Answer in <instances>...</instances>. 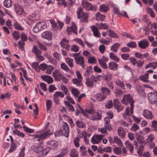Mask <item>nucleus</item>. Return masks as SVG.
Wrapping results in <instances>:
<instances>
[{"label":"nucleus","instance_id":"f257e3e1","mask_svg":"<svg viewBox=\"0 0 157 157\" xmlns=\"http://www.w3.org/2000/svg\"><path fill=\"white\" fill-rule=\"evenodd\" d=\"M43 147L44 146L42 142L38 144L36 146L32 147L34 152L37 153L39 156L41 157L45 156L49 151V147H47L45 149H44Z\"/></svg>","mask_w":157,"mask_h":157},{"label":"nucleus","instance_id":"f03ea898","mask_svg":"<svg viewBox=\"0 0 157 157\" xmlns=\"http://www.w3.org/2000/svg\"><path fill=\"white\" fill-rule=\"evenodd\" d=\"M86 112L92 115V117L90 118L91 120L93 121H98L101 118V115L98 112L94 111V109H86Z\"/></svg>","mask_w":157,"mask_h":157},{"label":"nucleus","instance_id":"7ed1b4c3","mask_svg":"<svg viewBox=\"0 0 157 157\" xmlns=\"http://www.w3.org/2000/svg\"><path fill=\"white\" fill-rule=\"evenodd\" d=\"M69 126L67 124L63 122L60 129L59 131L60 135H63L66 137H68L69 133Z\"/></svg>","mask_w":157,"mask_h":157},{"label":"nucleus","instance_id":"20e7f679","mask_svg":"<svg viewBox=\"0 0 157 157\" xmlns=\"http://www.w3.org/2000/svg\"><path fill=\"white\" fill-rule=\"evenodd\" d=\"M81 3L83 8L87 10L95 11L97 9V6L95 5H92L86 0H82Z\"/></svg>","mask_w":157,"mask_h":157},{"label":"nucleus","instance_id":"39448f33","mask_svg":"<svg viewBox=\"0 0 157 157\" xmlns=\"http://www.w3.org/2000/svg\"><path fill=\"white\" fill-rule=\"evenodd\" d=\"M52 130H48L46 132H44L39 134H37L34 136L33 140L40 141L42 140L48 136L52 133Z\"/></svg>","mask_w":157,"mask_h":157},{"label":"nucleus","instance_id":"423d86ee","mask_svg":"<svg viewBox=\"0 0 157 157\" xmlns=\"http://www.w3.org/2000/svg\"><path fill=\"white\" fill-rule=\"evenodd\" d=\"M121 102L125 105H127L129 103H130V106L132 104L133 105H134V101L129 94L124 95L121 100Z\"/></svg>","mask_w":157,"mask_h":157},{"label":"nucleus","instance_id":"0eeeda50","mask_svg":"<svg viewBox=\"0 0 157 157\" xmlns=\"http://www.w3.org/2000/svg\"><path fill=\"white\" fill-rule=\"evenodd\" d=\"M148 98L152 104H157V92H150L148 94Z\"/></svg>","mask_w":157,"mask_h":157},{"label":"nucleus","instance_id":"6e6552de","mask_svg":"<svg viewBox=\"0 0 157 157\" xmlns=\"http://www.w3.org/2000/svg\"><path fill=\"white\" fill-rule=\"evenodd\" d=\"M109 59L104 56H102L101 58L98 59V62L101 66L104 69H106L107 68V66L106 62H108Z\"/></svg>","mask_w":157,"mask_h":157},{"label":"nucleus","instance_id":"1a4fd4ad","mask_svg":"<svg viewBox=\"0 0 157 157\" xmlns=\"http://www.w3.org/2000/svg\"><path fill=\"white\" fill-rule=\"evenodd\" d=\"M84 59L83 57L81 56H79V55L77 57H75V63L85 69Z\"/></svg>","mask_w":157,"mask_h":157},{"label":"nucleus","instance_id":"9d476101","mask_svg":"<svg viewBox=\"0 0 157 157\" xmlns=\"http://www.w3.org/2000/svg\"><path fill=\"white\" fill-rule=\"evenodd\" d=\"M133 105L132 104H131V105L130 106V112L129 107H128L127 108L125 109V113L123 114V116L124 118H127V117L130 116L133 114Z\"/></svg>","mask_w":157,"mask_h":157},{"label":"nucleus","instance_id":"9b49d317","mask_svg":"<svg viewBox=\"0 0 157 157\" xmlns=\"http://www.w3.org/2000/svg\"><path fill=\"white\" fill-rule=\"evenodd\" d=\"M114 107L116 109L118 112L124 108V107L119 102V100L117 99H114L113 100Z\"/></svg>","mask_w":157,"mask_h":157},{"label":"nucleus","instance_id":"f8f14e48","mask_svg":"<svg viewBox=\"0 0 157 157\" xmlns=\"http://www.w3.org/2000/svg\"><path fill=\"white\" fill-rule=\"evenodd\" d=\"M103 137V135H96L92 138L91 141L94 144H98L101 140Z\"/></svg>","mask_w":157,"mask_h":157},{"label":"nucleus","instance_id":"ddd939ff","mask_svg":"<svg viewBox=\"0 0 157 157\" xmlns=\"http://www.w3.org/2000/svg\"><path fill=\"white\" fill-rule=\"evenodd\" d=\"M143 115L147 119L152 120L153 118L151 112L147 109H145L144 110Z\"/></svg>","mask_w":157,"mask_h":157},{"label":"nucleus","instance_id":"4468645a","mask_svg":"<svg viewBox=\"0 0 157 157\" xmlns=\"http://www.w3.org/2000/svg\"><path fill=\"white\" fill-rule=\"evenodd\" d=\"M14 10L16 13L18 15H22L26 14L24 12V10L21 6L17 4H15L14 5Z\"/></svg>","mask_w":157,"mask_h":157},{"label":"nucleus","instance_id":"2eb2a0df","mask_svg":"<svg viewBox=\"0 0 157 157\" xmlns=\"http://www.w3.org/2000/svg\"><path fill=\"white\" fill-rule=\"evenodd\" d=\"M149 43L146 40H142L138 43L139 47L141 49H145L148 46Z\"/></svg>","mask_w":157,"mask_h":157},{"label":"nucleus","instance_id":"dca6fc26","mask_svg":"<svg viewBox=\"0 0 157 157\" xmlns=\"http://www.w3.org/2000/svg\"><path fill=\"white\" fill-rule=\"evenodd\" d=\"M77 26L74 22L72 23L71 27H68L67 29V31L68 33L73 32V33L76 34L77 33Z\"/></svg>","mask_w":157,"mask_h":157},{"label":"nucleus","instance_id":"f3484780","mask_svg":"<svg viewBox=\"0 0 157 157\" xmlns=\"http://www.w3.org/2000/svg\"><path fill=\"white\" fill-rule=\"evenodd\" d=\"M90 28L92 31L94 35L96 37H99L100 35L98 29L95 26H90Z\"/></svg>","mask_w":157,"mask_h":157},{"label":"nucleus","instance_id":"a211bd4d","mask_svg":"<svg viewBox=\"0 0 157 157\" xmlns=\"http://www.w3.org/2000/svg\"><path fill=\"white\" fill-rule=\"evenodd\" d=\"M50 21L52 29L55 31L58 30V27L57 23L54 20L51 19L49 20Z\"/></svg>","mask_w":157,"mask_h":157},{"label":"nucleus","instance_id":"6ab92c4d","mask_svg":"<svg viewBox=\"0 0 157 157\" xmlns=\"http://www.w3.org/2000/svg\"><path fill=\"white\" fill-rule=\"evenodd\" d=\"M135 56L137 58L143 59L147 58L149 56V54L147 52H146L144 54H141L139 52H137L135 53Z\"/></svg>","mask_w":157,"mask_h":157},{"label":"nucleus","instance_id":"aec40b11","mask_svg":"<svg viewBox=\"0 0 157 157\" xmlns=\"http://www.w3.org/2000/svg\"><path fill=\"white\" fill-rule=\"evenodd\" d=\"M52 75L55 78L56 80H58L62 76V74L58 70H55L53 72Z\"/></svg>","mask_w":157,"mask_h":157},{"label":"nucleus","instance_id":"412c9836","mask_svg":"<svg viewBox=\"0 0 157 157\" xmlns=\"http://www.w3.org/2000/svg\"><path fill=\"white\" fill-rule=\"evenodd\" d=\"M41 78L48 84L52 83L53 81V79L52 78H51L50 76L47 75L41 76Z\"/></svg>","mask_w":157,"mask_h":157},{"label":"nucleus","instance_id":"4be33fe9","mask_svg":"<svg viewBox=\"0 0 157 157\" xmlns=\"http://www.w3.org/2000/svg\"><path fill=\"white\" fill-rule=\"evenodd\" d=\"M96 98L97 101H103L106 98L105 95H104L103 94H101L100 93H98L96 95Z\"/></svg>","mask_w":157,"mask_h":157},{"label":"nucleus","instance_id":"5701e85b","mask_svg":"<svg viewBox=\"0 0 157 157\" xmlns=\"http://www.w3.org/2000/svg\"><path fill=\"white\" fill-rule=\"evenodd\" d=\"M43 38L51 39L52 38V33L48 31H45L43 32L41 35Z\"/></svg>","mask_w":157,"mask_h":157},{"label":"nucleus","instance_id":"b1692460","mask_svg":"<svg viewBox=\"0 0 157 157\" xmlns=\"http://www.w3.org/2000/svg\"><path fill=\"white\" fill-rule=\"evenodd\" d=\"M101 90L102 94L104 95H105L106 97L107 95H109L110 94L111 92L109 89L105 87H101Z\"/></svg>","mask_w":157,"mask_h":157},{"label":"nucleus","instance_id":"393cba45","mask_svg":"<svg viewBox=\"0 0 157 157\" xmlns=\"http://www.w3.org/2000/svg\"><path fill=\"white\" fill-rule=\"evenodd\" d=\"M48 144L49 145V146L47 147H49V150L50 148L54 149L57 146V142L55 141H48Z\"/></svg>","mask_w":157,"mask_h":157},{"label":"nucleus","instance_id":"a878e982","mask_svg":"<svg viewBox=\"0 0 157 157\" xmlns=\"http://www.w3.org/2000/svg\"><path fill=\"white\" fill-rule=\"evenodd\" d=\"M125 145L126 148H129L131 153H132L134 147L129 141H126L125 143Z\"/></svg>","mask_w":157,"mask_h":157},{"label":"nucleus","instance_id":"bb28decb","mask_svg":"<svg viewBox=\"0 0 157 157\" xmlns=\"http://www.w3.org/2000/svg\"><path fill=\"white\" fill-rule=\"evenodd\" d=\"M13 25L14 28L17 30L23 31L24 29V28L17 21L14 22Z\"/></svg>","mask_w":157,"mask_h":157},{"label":"nucleus","instance_id":"cd10ccee","mask_svg":"<svg viewBox=\"0 0 157 157\" xmlns=\"http://www.w3.org/2000/svg\"><path fill=\"white\" fill-rule=\"evenodd\" d=\"M148 73H145L144 75L140 76V79L144 82H149V81L148 80L149 78Z\"/></svg>","mask_w":157,"mask_h":157},{"label":"nucleus","instance_id":"c85d7f7f","mask_svg":"<svg viewBox=\"0 0 157 157\" xmlns=\"http://www.w3.org/2000/svg\"><path fill=\"white\" fill-rule=\"evenodd\" d=\"M97 26L99 29H106L109 28V26L107 25L105 23H101L100 24H96Z\"/></svg>","mask_w":157,"mask_h":157},{"label":"nucleus","instance_id":"c756f323","mask_svg":"<svg viewBox=\"0 0 157 157\" xmlns=\"http://www.w3.org/2000/svg\"><path fill=\"white\" fill-rule=\"evenodd\" d=\"M96 19L97 21H103L105 18V16L100 14L98 12L95 14Z\"/></svg>","mask_w":157,"mask_h":157},{"label":"nucleus","instance_id":"7c9ffc66","mask_svg":"<svg viewBox=\"0 0 157 157\" xmlns=\"http://www.w3.org/2000/svg\"><path fill=\"white\" fill-rule=\"evenodd\" d=\"M117 64L114 62L109 63V68L111 70H115L117 69Z\"/></svg>","mask_w":157,"mask_h":157},{"label":"nucleus","instance_id":"2f4dec72","mask_svg":"<svg viewBox=\"0 0 157 157\" xmlns=\"http://www.w3.org/2000/svg\"><path fill=\"white\" fill-rule=\"evenodd\" d=\"M37 26H38L40 30H42L46 27V23L44 21L36 23Z\"/></svg>","mask_w":157,"mask_h":157},{"label":"nucleus","instance_id":"473e14b6","mask_svg":"<svg viewBox=\"0 0 157 157\" xmlns=\"http://www.w3.org/2000/svg\"><path fill=\"white\" fill-rule=\"evenodd\" d=\"M115 83L117 86L121 87L122 89H125V86L123 81L119 79H117L115 81Z\"/></svg>","mask_w":157,"mask_h":157},{"label":"nucleus","instance_id":"72a5a7b5","mask_svg":"<svg viewBox=\"0 0 157 157\" xmlns=\"http://www.w3.org/2000/svg\"><path fill=\"white\" fill-rule=\"evenodd\" d=\"M109 10L108 7L104 4L100 6L99 10L101 12H106Z\"/></svg>","mask_w":157,"mask_h":157},{"label":"nucleus","instance_id":"f704fd0d","mask_svg":"<svg viewBox=\"0 0 157 157\" xmlns=\"http://www.w3.org/2000/svg\"><path fill=\"white\" fill-rule=\"evenodd\" d=\"M92 80L89 79V77H87L85 83L86 85L90 87H93L94 86V82Z\"/></svg>","mask_w":157,"mask_h":157},{"label":"nucleus","instance_id":"c9c22d12","mask_svg":"<svg viewBox=\"0 0 157 157\" xmlns=\"http://www.w3.org/2000/svg\"><path fill=\"white\" fill-rule=\"evenodd\" d=\"M82 80L78 78H73L72 81L73 83L77 86H80L82 85Z\"/></svg>","mask_w":157,"mask_h":157},{"label":"nucleus","instance_id":"e433bc0d","mask_svg":"<svg viewBox=\"0 0 157 157\" xmlns=\"http://www.w3.org/2000/svg\"><path fill=\"white\" fill-rule=\"evenodd\" d=\"M117 131L119 135L121 137L124 138L125 136V132L124 129L122 127H120L117 129Z\"/></svg>","mask_w":157,"mask_h":157},{"label":"nucleus","instance_id":"4c0bfd02","mask_svg":"<svg viewBox=\"0 0 157 157\" xmlns=\"http://www.w3.org/2000/svg\"><path fill=\"white\" fill-rule=\"evenodd\" d=\"M146 11L147 14L152 18H154L155 17V14L152 9L150 8H147L146 9Z\"/></svg>","mask_w":157,"mask_h":157},{"label":"nucleus","instance_id":"58836bf2","mask_svg":"<svg viewBox=\"0 0 157 157\" xmlns=\"http://www.w3.org/2000/svg\"><path fill=\"white\" fill-rule=\"evenodd\" d=\"M73 59L69 57L66 58L65 61L70 67H72L73 66Z\"/></svg>","mask_w":157,"mask_h":157},{"label":"nucleus","instance_id":"ea45409f","mask_svg":"<svg viewBox=\"0 0 157 157\" xmlns=\"http://www.w3.org/2000/svg\"><path fill=\"white\" fill-rule=\"evenodd\" d=\"M112 151V148L110 147H107L103 149L99 150L98 151L100 153L102 154L105 152H111Z\"/></svg>","mask_w":157,"mask_h":157},{"label":"nucleus","instance_id":"a19ab883","mask_svg":"<svg viewBox=\"0 0 157 157\" xmlns=\"http://www.w3.org/2000/svg\"><path fill=\"white\" fill-rule=\"evenodd\" d=\"M107 33H108L109 36L110 37H112L114 38H118V36L117 34L111 30H109L108 31H107Z\"/></svg>","mask_w":157,"mask_h":157},{"label":"nucleus","instance_id":"79ce46f5","mask_svg":"<svg viewBox=\"0 0 157 157\" xmlns=\"http://www.w3.org/2000/svg\"><path fill=\"white\" fill-rule=\"evenodd\" d=\"M157 67V62L149 63L147 64L145 67V69H147L148 68L152 67L153 69H155Z\"/></svg>","mask_w":157,"mask_h":157},{"label":"nucleus","instance_id":"37998d69","mask_svg":"<svg viewBox=\"0 0 157 157\" xmlns=\"http://www.w3.org/2000/svg\"><path fill=\"white\" fill-rule=\"evenodd\" d=\"M120 46V44L118 43H116L111 47V49L113 52H116L117 51V50L119 48Z\"/></svg>","mask_w":157,"mask_h":157},{"label":"nucleus","instance_id":"c03bdc74","mask_svg":"<svg viewBox=\"0 0 157 157\" xmlns=\"http://www.w3.org/2000/svg\"><path fill=\"white\" fill-rule=\"evenodd\" d=\"M136 140L141 145H143L144 142H145L144 140V137L141 135H140L136 138Z\"/></svg>","mask_w":157,"mask_h":157},{"label":"nucleus","instance_id":"a18cd8bd","mask_svg":"<svg viewBox=\"0 0 157 157\" xmlns=\"http://www.w3.org/2000/svg\"><path fill=\"white\" fill-rule=\"evenodd\" d=\"M4 6L6 8H9L11 6L12 2L11 0H5L3 2Z\"/></svg>","mask_w":157,"mask_h":157},{"label":"nucleus","instance_id":"49530a36","mask_svg":"<svg viewBox=\"0 0 157 157\" xmlns=\"http://www.w3.org/2000/svg\"><path fill=\"white\" fill-rule=\"evenodd\" d=\"M92 71V67L91 66L88 67L86 71L84 74V75L86 76H88L90 75Z\"/></svg>","mask_w":157,"mask_h":157},{"label":"nucleus","instance_id":"de8ad7c7","mask_svg":"<svg viewBox=\"0 0 157 157\" xmlns=\"http://www.w3.org/2000/svg\"><path fill=\"white\" fill-rule=\"evenodd\" d=\"M110 58L112 59L113 60L117 62H119V59L116 56L114 53L111 52L110 53Z\"/></svg>","mask_w":157,"mask_h":157},{"label":"nucleus","instance_id":"09e8293b","mask_svg":"<svg viewBox=\"0 0 157 157\" xmlns=\"http://www.w3.org/2000/svg\"><path fill=\"white\" fill-rule=\"evenodd\" d=\"M26 40H21L18 41V44L21 50L23 51L24 48V46L25 44L24 41Z\"/></svg>","mask_w":157,"mask_h":157},{"label":"nucleus","instance_id":"8fccbe9b","mask_svg":"<svg viewBox=\"0 0 157 157\" xmlns=\"http://www.w3.org/2000/svg\"><path fill=\"white\" fill-rule=\"evenodd\" d=\"M17 148V145L15 143H11L9 152L10 153L14 151Z\"/></svg>","mask_w":157,"mask_h":157},{"label":"nucleus","instance_id":"3c124183","mask_svg":"<svg viewBox=\"0 0 157 157\" xmlns=\"http://www.w3.org/2000/svg\"><path fill=\"white\" fill-rule=\"evenodd\" d=\"M71 157H78V152L75 149L71 150L70 152Z\"/></svg>","mask_w":157,"mask_h":157},{"label":"nucleus","instance_id":"603ef678","mask_svg":"<svg viewBox=\"0 0 157 157\" xmlns=\"http://www.w3.org/2000/svg\"><path fill=\"white\" fill-rule=\"evenodd\" d=\"M101 77V75H98L97 76L92 75L90 77V78L93 81L97 82V81L100 80V78Z\"/></svg>","mask_w":157,"mask_h":157},{"label":"nucleus","instance_id":"864d4df0","mask_svg":"<svg viewBox=\"0 0 157 157\" xmlns=\"http://www.w3.org/2000/svg\"><path fill=\"white\" fill-rule=\"evenodd\" d=\"M77 13L78 18L82 17V15H83L84 14L82 8L81 7L79 8L77 11Z\"/></svg>","mask_w":157,"mask_h":157},{"label":"nucleus","instance_id":"5fc2aeb1","mask_svg":"<svg viewBox=\"0 0 157 157\" xmlns=\"http://www.w3.org/2000/svg\"><path fill=\"white\" fill-rule=\"evenodd\" d=\"M54 97L58 98L59 97H60L61 98H63L64 96L63 94L60 91L56 92L55 94L53 95Z\"/></svg>","mask_w":157,"mask_h":157},{"label":"nucleus","instance_id":"6e6d98bb","mask_svg":"<svg viewBox=\"0 0 157 157\" xmlns=\"http://www.w3.org/2000/svg\"><path fill=\"white\" fill-rule=\"evenodd\" d=\"M144 147V146L142 145H140L139 146V148L137 152L138 155L140 156H141L142 155V152L143 150Z\"/></svg>","mask_w":157,"mask_h":157},{"label":"nucleus","instance_id":"4d7b16f0","mask_svg":"<svg viewBox=\"0 0 157 157\" xmlns=\"http://www.w3.org/2000/svg\"><path fill=\"white\" fill-rule=\"evenodd\" d=\"M32 50L35 53L36 56L39 55H40L41 54L40 51L38 50L37 48L35 46H34Z\"/></svg>","mask_w":157,"mask_h":157},{"label":"nucleus","instance_id":"13d9d810","mask_svg":"<svg viewBox=\"0 0 157 157\" xmlns=\"http://www.w3.org/2000/svg\"><path fill=\"white\" fill-rule=\"evenodd\" d=\"M114 143H116L119 145L122 146V143L121 140L117 136H114Z\"/></svg>","mask_w":157,"mask_h":157},{"label":"nucleus","instance_id":"bf43d9fd","mask_svg":"<svg viewBox=\"0 0 157 157\" xmlns=\"http://www.w3.org/2000/svg\"><path fill=\"white\" fill-rule=\"evenodd\" d=\"M136 89L139 94H142L144 93V90L140 86L137 85L136 87Z\"/></svg>","mask_w":157,"mask_h":157},{"label":"nucleus","instance_id":"052dcab7","mask_svg":"<svg viewBox=\"0 0 157 157\" xmlns=\"http://www.w3.org/2000/svg\"><path fill=\"white\" fill-rule=\"evenodd\" d=\"M47 58L48 59L49 62L52 64L56 65V60L52 58H51L49 56H47Z\"/></svg>","mask_w":157,"mask_h":157},{"label":"nucleus","instance_id":"680f3d73","mask_svg":"<svg viewBox=\"0 0 157 157\" xmlns=\"http://www.w3.org/2000/svg\"><path fill=\"white\" fill-rule=\"evenodd\" d=\"M64 103L66 105L68 106L70 110H71L72 111H74L75 109L73 106L68 101H65Z\"/></svg>","mask_w":157,"mask_h":157},{"label":"nucleus","instance_id":"e2e57ef3","mask_svg":"<svg viewBox=\"0 0 157 157\" xmlns=\"http://www.w3.org/2000/svg\"><path fill=\"white\" fill-rule=\"evenodd\" d=\"M46 69L47 70L46 71V73L48 74H50L52 73V71L54 69V68L51 65H49L48 66Z\"/></svg>","mask_w":157,"mask_h":157},{"label":"nucleus","instance_id":"0e129e2a","mask_svg":"<svg viewBox=\"0 0 157 157\" xmlns=\"http://www.w3.org/2000/svg\"><path fill=\"white\" fill-rule=\"evenodd\" d=\"M68 42V40H62L60 42L61 47L64 48H66V47L67 45V43Z\"/></svg>","mask_w":157,"mask_h":157},{"label":"nucleus","instance_id":"69168bd1","mask_svg":"<svg viewBox=\"0 0 157 157\" xmlns=\"http://www.w3.org/2000/svg\"><path fill=\"white\" fill-rule=\"evenodd\" d=\"M109 115V116H107L104 118V121L105 122L104 124H109L110 122V119H112L113 117V115Z\"/></svg>","mask_w":157,"mask_h":157},{"label":"nucleus","instance_id":"338daca9","mask_svg":"<svg viewBox=\"0 0 157 157\" xmlns=\"http://www.w3.org/2000/svg\"><path fill=\"white\" fill-rule=\"evenodd\" d=\"M142 20L147 23L150 22V21L148 18L147 15L146 14L142 16Z\"/></svg>","mask_w":157,"mask_h":157},{"label":"nucleus","instance_id":"774afa93","mask_svg":"<svg viewBox=\"0 0 157 157\" xmlns=\"http://www.w3.org/2000/svg\"><path fill=\"white\" fill-rule=\"evenodd\" d=\"M82 17H83L82 20L83 22L85 23L87 21V19L89 17V14L87 13H85L82 15Z\"/></svg>","mask_w":157,"mask_h":157}]
</instances>
